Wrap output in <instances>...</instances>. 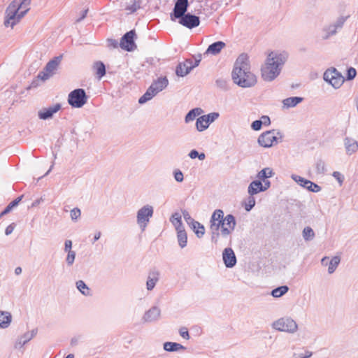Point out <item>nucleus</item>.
Listing matches in <instances>:
<instances>
[{
    "mask_svg": "<svg viewBox=\"0 0 358 358\" xmlns=\"http://www.w3.org/2000/svg\"><path fill=\"white\" fill-rule=\"evenodd\" d=\"M220 116V114L217 112L210 113L208 115H204L203 117L208 120V123L210 125V123L216 120Z\"/></svg>",
    "mask_w": 358,
    "mask_h": 358,
    "instance_id": "obj_46",
    "label": "nucleus"
},
{
    "mask_svg": "<svg viewBox=\"0 0 358 358\" xmlns=\"http://www.w3.org/2000/svg\"><path fill=\"white\" fill-rule=\"evenodd\" d=\"M178 22L188 29H193L199 25L200 18L190 13H187L178 18Z\"/></svg>",
    "mask_w": 358,
    "mask_h": 358,
    "instance_id": "obj_13",
    "label": "nucleus"
},
{
    "mask_svg": "<svg viewBox=\"0 0 358 358\" xmlns=\"http://www.w3.org/2000/svg\"><path fill=\"white\" fill-rule=\"evenodd\" d=\"M161 315V310L157 306H152L147 310L143 317L142 321L144 323H151L157 321Z\"/></svg>",
    "mask_w": 358,
    "mask_h": 358,
    "instance_id": "obj_14",
    "label": "nucleus"
},
{
    "mask_svg": "<svg viewBox=\"0 0 358 358\" xmlns=\"http://www.w3.org/2000/svg\"><path fill=\"white\" fill-rule=\"evenodd\" d=\"M61 104L56 103L48 108H43L38 113V116L41 120H48L53 117L54 114L61 109Z\"/></svg>",
    "mask_w": 358,
    "mask_h": 358,
    "instance_id": "obj_15",
    "label": "nucleus"
},
{
    "mask_svg": "<svg viewBox=\"0 0 358 358\" xmlns=\"http://www.w3.org/2000/svg\"><path fill=\"white\" fill-rule=\"evenodd\" d=\"M357 75V71L355 68L350 67L347 70V80H350L355 78Z\"/></svg>",
    "mask_w": 358,
    "mask_h": 358,
    "instance_id": "obj_51",
    "label": "nucleus"
},
{
    "mask_svg": "<svg viewBox=\"0 0 358 358\" xmlns=\"http://www.w3.org/2000/svg\"><path fill=\"white\" fill-rule=\"evenodd\" d=\"M164 349L167 352H176L180 350H185V348L178 343L166 342L164 343Z\"/></svg>",
    "mask_w": 358,
    "mask_h": 358,
    "instance_id": "obj_31",
    "label": "nucleus"
},
{
    "mask_svg": "<svg viewBox=\"0 0 358 358\" xmlns=\"http://www.w3.org/2000/svg\"><path fill=\"white\" fill-rule=\"evenodd\" d=\"M302 236L305 241L308 242L314 239L315 234L310 227H306L302 231Z\"/></svg>",
    "mask_w": 358,
    "mask_h": 358,
    "instance_id": "obj_34",
    "label": "nucleus"
},
{
    "mask_svg": "<svg viewBox=\"0 0 358 358\" xmlns=\"http://www.w3.org/2000/svg\"><path fill=\"white\" fill-rule=\"evenodd\" d=\"M315 168L317 173L318 174H324L327 171L325 163L322 159H319L317 161Z\"/></svg>",
    "mask_w": 358,
    "mask_h": 358,
    "instance_id": "obj_44",
    "label": "nucleus"
},
{
    "mask_svg": "<svg viewBox=\"0 0 358 358\" xmlns=\"http://www.w3.org/2000/svg\"><path fill=\"white\" fill-rule=\"evenodd\" d=\"M24 16H21V13L17 9L14 3H10L5 11V19L3 24L5 27H13L17 24Z\"/></svg>",
    "mask_w": 358,
    "mask_h": 358,
    "instance_id": "obj_7",
    "label": "nucleus"
},
{
    "mask_svg": "<svg viewBox=\"0 0 358 358\" xmlns=\"http://www.w3.org/2000/svg\"><path fill=\"white\" fill-rule=\"evenodd\" d=\"M14 228H15V224L14 223H12L10 224V225H8L6 228V230H5V234L6 236H8L10 234H11L14 230Z\"/></svg>",
    "mask_w": 358,
    "mask_h": 358,
    "instance_id": "obj_59",
    "label": "nucleus"
},
{
    "mask_svg": "<svg viewBox=\"0 0 358 358\" xmlns=\"http://www.w3.org/2000/svg\"><path fill=\"white\" fill-rule=\"evenodd\" d=\"M170 222L174 226L176 231L184 229V226L182 222V217L180 213H174L172 214Z\"/></svg>",
    "mask_w": 358,
    "mask_h": 358,
    "instance_id": "obj_26",
    "label": "nucleus"
},
{
    "mask_svg": "<svg viewBox=\"0 0 358 358\" xmlns=\"http://www.w3.org/2000/svg\"><path fill=\"white\" fill-rule=\"evenodd\" d=\"M194 69L193 61L191 59H186L184 62H180L177 66L176 73L178 76L184 77L187 75Z\"/></svg>",
    "mask_w": 358,
    "mask_h": 358,
    "instance_id": "obj_16",
    "label": "nucleus"
},
{
    "mask_svg": "<svg viewBox=\"0 0 358 358\" xmlns=\"http://www.w3.org/2000/svg\"><path fill=\"white\" fill-rule=\"evenodd\" d=\"M169 84V80L166 77L158 78L149 87L157 95L159 92L165 89Z\"/></svg>",
    "mask_w": 358,
    "mask_h": 358,
    "instance_id": "obj_19",
    "label": "nucleus"
},
{
    "mask_svg": "<svg viewBox=\"0 0 358 358\" xmlns=\"http://www.w3.org/2000/svg\"><path fill=\"white\" fill-rule=\"evenodd\" d=\"M288 55L285 52H271L268 54L264 63L261 66V76L266 82H272L280 73L286 62Z\"/></svg>",
    "mask_w": 358,
    "mask_h": 358,
    "instance_id": "obj_2",
    "label": "nucleus"
},
{
    "mask_svg": "<svg viewBox=\"0 0 358 358\" xmlns=\"http://www.w3.org/2000/svg\"><path fill=\"white\" fill-rule=\"evenodd\" d=\"M344 145L346 153L349 155H351L358 150V142L354 138L345 137L344 138Z\"/></svg>",
    "mask_w": 358,
    "mask_h": 358,
    "instance_id": "obj_21",
    "label": "nucleus"
},
{
    "mask_svg": "<svg viewBox=\"0 0 358 358\" xmlns=\"http://www.w3.org/2000/svg\"><path fill=\"white\" fill-rule=\"evenodd\" d=\"M70 215L72 220H76L80 217L81 211L78 208H74L71 210Z\"/></svg>",
    "mask_w": 358,
    "mask_h": 358,
    "instance_id": "obj_50",
    "label": "nucleus"
},
{
    "mask_svg": "<svg viewBox=\"0 0 358 358\" xmlns=\"http://www.w3.org/2000/svg\"><path fill=\"white\" fill-rule=\"evenodd\" d=\"M332 176L337 180V181L342 185L344 180V176L338 171H334Z\"/></svg>",
    "mask_w": 358,
    "mask_h": 358,
    "instance_id": "obj_57",
    "label": "nucleus"
},
{
    "mask_svg": "<svg viewBox=\"0 0 358 358\" xmlns=\"http://www.w3.org/2000/svg\"><path fill=\"white\" fill-rule=\"evenodd\" d=\"M289 291V287L287 285H282L273 289L271 291V296L274 298H279L285 294Z\"/></svg>",
    "mask_w": 358,
    "mask_h": 358,
    "instance_id": "obj_36",
    "label": "nucleus"
},
{
    "mask_svg": "<svg viewBox=\"0 0 358 358\" xmlns=\"http://www.w3.org/2000/svg\"><path fill=\"white\" fill-rule=\"evenodd\" d=\"M154 208L150 205H145L137 211L136 221L141 231H143L148 226L150 219L152 217Z\"/></svg>",
    "mask_w": 358,
    "mask_h": 358,
    "instance_id": "obj_8",
    "label": "nucleus"
},
{
    "mask_svg": "<svg viewBox=\"0 0 358 358\" xmlns=\"http://www.w3.org/2000/svg\"><path fill=\"white\" fill-rule=\"evenodd\" d=\"M215 85L223 91H227L229 87V80L224 78H219L215 80Z\"/></svg>",
    "mask_w": 358,
    "mask_h": 358,
    "instance_id": "obj_41",
    "label": "nucleus"
},
{
    "mask_svg": "<svg viewBox=\"0 0 358 358\" xmlns=\"http://www.w3.org/2000/svg\"><path fill=\"white\" fill-rule=\"evenodd\" d=\"M93 68L96 70V73L99 78H101L106 75V66L102 62H96L94 64Z\"/></svg>",
    "mask_w": 358,
    "mask_h": 358,
    "instance_id": "obj_35",
    "label": "nucleus"
},
{
    "mask_svg": "<svg viewBox=\"0 0 358 358\" xmlns=\"http://www.w3.org/2000/svg\"><path fill=\"white\" fill-rule=\"evenodd\" d=\"M347 18L348 17H341L336 20V22L334 24L336 26L337 29H341L343 26Z\"/></svg>",
    "mask_w": 358,
    "mask_h": 358,
    "instance_id": "obj_55",
    "label": "nucleus"
},
{
    "mask_svg": "<svg viewBox=\"0 0 358 358\" xmlns=\"http://www.w3.org/2000/svg\"><path fill=\"white\" fill-rule=\"evenodd\" d=\"M12 320L11 314L6 311H0V327L7 328Z\"/></svg>",
    "mask_w": 358,
    "mask_h": 358,
    "instance_id": "obj_27",
    "label": "nucleus"
},
{
    "mask_svg": "<svg viewBox=\"0 0 358 358\" xmlns=\"http://www.w3.org/2000/svg\"><path fill=\"white\" fill-rule=\"evenodd\" d=\"M76 285L77 289L82 293V294L86 296L91 295L90 288L83 280H78Z\"/></svg>",
    "mask_w": 358,
    "mask_h": 358,
    "instance_id": "obj_37",
    "label": "nucleus"
},
{
    "mask_svg": "<svg viewBox=\"0 0 358 358\" xmlns=\"http://www.w3.org/2000/svg\"><path fill=\"white\" fill-rule=\"evenodd\" d=\"M263 124V121L262 120H257L252 122L251 124V128L255 131H259L261 129Z\"/></svg>",
    "mask_w": 358,
    "mask_h": 358,
    "instance_id": "obj_52",
    "label": "nucleus"
},
{
    "mask_svg": "<svg viewBox=\"0 0 358 358\" xmlns=\"http://www.w3.org/2000/svg\"><path fill=\"white\" fill-rule=\"evenodd\" d=\"M341 262V258L338 256H334L331 258V259L329 262V267H328V273L329 274H332L339 265Z\"/></svg>",
    "mask_w": 358,
    "mask_h": 358,
    "instance_id": "obj_38",
    "label": "nucleus"
},
{
    "mask_svg": "<svg viewBox=\"0 0 358 358\" xmlns=\"http://www.w3.org/2000/svg\"><path fill=\"white\" fill-rule=\"evenodd\" d=\"M71 248H72V241L71 240H66L65 241V244H64V251L67 252H69V251H72Z\"/></svg>",
    "mask_w": 358,
    "mask_h": 358,
    "instance_id": "obj_58",
    "label": "nucleus"
},
{
    "mask_svg": "<svg viewBox=\"0 0 358 358\" xmlns=\"http://www.w3.org/2000/svg\"><path fill=\"white\" fill-rule=\"evenodd\" d=\"M337 29H338L336 27V26L334 24L328 26L325 29V31L327 33V36H325V38H327L329 36L336 34L337 32Z\"/></svg>",
    "mask_w": 358,
    "mask_h": 358,
    "instance_id": "obj_48",
    "label": "nucleus"
},
{
    "mask_svg": "<svg viewBox=\"0 0 358 358\" xmlns=\"http://www.w3.org/2000/svg\"><path fill=\"white\" fill-rule=\"evenodd\" d=\"M135 36V30H131L124 34L120 43V48L129 52L134 50L136 48V45L134 42Z\"/></svg>",
    "mask_w": 358,
    "mask_h": 358,
    "instance_id": "obj_10",
    "label": "nucleus"
},
{
    "mask_svg": "<svg viewBox=\"0 0 358 358\" xmlns=\"http://www.w3.org/2000/svg\"><path fill=\"white\" fill-rule=\"evenodd\" d=\"M188 155L191 159H195L199 156V152L196 150H192Z\"/></svg>",
    "mask_w": 358,
    "mask_h": 358,
    "instance_id": "obj_62",
    "label": "nucleus"
},
{
    "mask_svg": "<svg viewBox=\"0 0 358 358\" xmlns=\"http://www.w3.org/2000/svg\"><path fill=\"white\" fill-rule=\"evenodd\" d=\"M155 96H156L155 93L152 90L148 87L144 94L139 98L138 103L140 104H143L151 100Z\"/></svg>",
    "mask_w": 358,
    "mask_h": 358,
    "instance_id": "obj_40",
    "label": "nucleus"
},
{
    "mask_svg": "<svg viewBox=\"0 0 358 358\" xmlns=\"http://www.w3.org/2000/svg\"><path fill=\"white\" fill-rule=\"evenodd\" d=\"M173 175H174V178L175 180L178 182H181L183 181L184 180V176H183V173H182L181 171L180 170H176L173 173Z\"/></svg>",
    "mask_w": 358,
    "mask_h": 358,
    "instance_id": "obj_53",
    "label": "nucleus"
},
{
    "mask_svg": "<svg viewBox=\"0 0 358 358\" xmlns=\"http://www.w3.org/2000/svg\"><path fill=\"white\" fill-rule=\"evenodd\" d=\"M62 59V55H59L58 57H54L52 59L49 61L45 65V70L52 75L55 71L57 69L59 63L61 62Z\"/></svg>",
    "mask_w": 358,
    "mask_h": 358,
    "instance_id": "obj_25",
    "label": "nucleus"
},
{
    "mask_svg": "<svg viewBox=\"0 0 358 358\" xmlns=\"http://www.w3.org/2000/svg\"><path fill=\"white\" fill-rule=\"evenodd\" d=\"M11 3H14L17 9L20 11L21 16H24L29 10L31 0H13Z\"/></svg>",
    "mask_w": 358,
    "mask_h": 358,
    "instance_id": "obj_24",
    "label": "nucleus"
},
{
    "mask_svg": "<svg viewBox=\"0 0 358 358\" xmlns=\"http://www.w3.org/2000/svg\"><path fill=\"white\" fill-rule=\"evenodd\" d=\"M88 96L84 89L78 88L71 91L68 95V103L73 107L79 108L87 101Z\"/></svg>",
    "mask_w": 358,
    "mask_h": 358,
    "instance_id": "obj_6",
    "label": "nucleus"
},
{
    "mask_svg": "<svg viewBox=\"0 0 358 358\" xmlns=\"http://www.w3.org/2000/svg\"><path fill=\"white\" fill-rule=\"evenodd\" d=\"M76 259V252L75 251H69L67 256L66 257V262L69 266H71Z\"/></svg>",
    "mask_w": 358,
    "mask_h": 358,
    "instance_id": "obj_45",
    "label": "nucleus"
},
{
    "mask_svg": "<svg viewBox=\"0 0 358 358\" xmlns=\"http://www.w3.org/2000/svg\"><path fill=\"white\" fill-rule=\"evenodd\" d=\"M263 184L264 192L267 190L271 187V182L268 180L262 181Z\"/></svg>",
    "mask_w": 358,
    "mask_h": 358,
    "instance_id": "obj_63",
    "label": "nucleus"
},
{
    "mask_svg": "<svg viewBox=\"0 0 358 358\" xmlns=\"http://www.w3.org/2000/svg\"><path fill=\"white\" fill-rule=\"evenodd\" d=\"M52 75L50 73H49L48 72H47L45 69L44 71H41L37 78L38 79H41V80L43 81H45L46 80H48Z\"/></svg>",
    "mask_w": 358,
    "mask_h": 358,
    "instance_id": "obj_54",
    "label": "nucleus"
},
{
    "mask_svg": "<svg viewBox=\"0 0 358 358\" xmlns=\"http://www.w3.org/2000/svg\"><path fill=\"white\" fill-rule=\"evenodd\" d=\"M15 206H17L15 205V202H13V201H11V202H10V203H9V204L6 207V208H5V209H6V212L7 211V212L10 213V212L12 210V209H13L14 207H15Z\"/></svg>",
    "mask_w": 358,
    "mask_h": 358,
    "instance_id": "obj_64",
    "label": "nucleus"
},
{
    "mask_svg": "<svg viewBox=\"0 0 358 358\" xmlns=\"http://www.w3.org/2000/svg\"><path fill=\"white\" fill-rule=\"evenodd\" d=\"M177 239L178 245L181 248H184L187 245V235L185 230V228L179 231H177Z\"/></svg>",
    "mask_w": 358,
    "mask_h": 358,
    "instance_id": "obj_33",
    "label": "nucleus"
},
{
    "mask_svg": "<svg viewBox=\"0 0 358 358\" xmlns=\"http://www.w3.org/2000/svg\"><path fill=\"white\" fill-rule=\"evenodd\" d=\"M160 272L157 268L151 269L148 275L146 288L148 291L152 290L159 280Z\"/></svg>",
    "mask_w": 358,
    "mask_h": 358,
    "instance_id": "obj_18",
    "label": "nucleus"
},
{
    "mask_svg": "<svg viewBox=\"0 0 358 358\" xmlns=\"http://www.w3.org/2000/svg\"><path fill=\"white\" fill-rule=\"evenodd\" d=\"M324 80L335 89L339 88L344 82V78L335 68L327 70L324 73Z\"/></svg>",
    "mask_w": 358,
    "mask_h": 358,
    "instance_id": "obj_9",
    "label": "nucleus"
},
{
    "mask_svg": "<svg viewBox=\"0 0 358 358\" xmlns=\"http://www.w3.org/2000/svg\"><path fill=\"white\" fill-rule=\"evenodd\" d=\"M87 12H88V9H86V10H84L82 11V13L80 15V16L76 20V22H81L83 19L85 18L87 14Z\"/></svg>",
    "mask_w": 358,
    "mask_h": 358,
    "instance_id": "obj_61",
    "label": "nucleus"
},
{
    "mask_svg": "<svg viewBox=\"0 0 358 358\" xmlns=\"http://www.w3.org/2000/svg\"><path fill=\"white\" fill-rule=\"evenodd\" d=\"M273 175L274 173L273 170L269 167H266L258 172L257 178H258V180L264 181L268 180V178H271Z\"/></svg>",
    "mask_w": 358,
    "mask_h": 358,
    "instance_id": "obj_29",
    "label": "nucleus"
},
{
    "mask_svg": "<svg viewBox=\"0 0 358 358\" xmlns=\"http://www.w3.org/2000/svg\"><path fill=\"white\" fill-rule=\"evenodd\" d=\"M255 206V199L253 196H249L248 198L247 203L245 206V210L246 211H250L251 209Z\"/></svg>",
    "mask_w": 358,
    "mask_h": 358,
    "instance_id": "obj_47",
    "label": "nucleus"
},
{
    "mask_svg": "<svg viewBox=\"0 0 358 358\" xmlns=\"http://www.w3.org/2000/svg\"><path fill=\"white\" fill-rule=\"evenodd\" d=\"M182 215H183V217L185 219V220L186 221V222L187 223V224L190 227L193 222H194L196 220H194L192 217L191 215H189V213H188L187 210H182Z\"/></svg>",
    "mask_w": 358,
    "mask_h": 358,
    "instance_id": "obj_49",
    "label": "nucleus"
},
{
    "mask_svg": "<svg viewBox=\"0 0 358 358\" xmlns=\"http://www.w3.org/2000/svg\"><path fill=\"white\" fill-rule=\"evenodd\" d=\"M272 327L279 331H285L294 334L298 330V324L296 321L289 317H281L275 321Z\"/></svg>",
    "mask_w": 358,
    "mask_h": 358,
    "instance_id": "obj_5",
    "label": "nucleus"
},
{
    "mask_svg": "<svg viewBox=\"0 0 358 358\" xmlns=\"http://www.w3.org/2000/svg\"><path fill=\"white\" fill-rule=\"evenodd\" d=\"M224 212L221 209H217L215 210L210 217V224H213V222H217V221L220 222V220L224 218Z\"/></svg>",
    "mask_w": 358,
    "mask_h": 358,
    "instance_id": "obj_43",
    "label": "nucleus"
},
{
    "mask_svg": "<svg viewBox=\"0 0 358 358\" xmlns=\"http://www.w3.org/2000/svg\"><path fill=\"white\" fill-rule=\"evenodd\" d=\"M203 113V110L200 108H195L190 110L185 117V122L189 123L194 120L196 116L200 115Z\"/></svg>",
    "mask_w": 358,
    "mask_h": 358,
    "instance_id": "obj_30",
    "label": "nucleus"
},
{
    "mask_svg": "<svg viewBox=\"0 0 358 358\" xmlns=\"http://www.w3.org/2000/svg\"><path fill=\"white\" fill-rule=\"evenodd\" d=\"M201 58H202V56H201V54H198V55L194 56L195 62H193L194 68H195V67L199 66L200 62L201 61Z\"/></svg>",
    "mask_w": 358,
    "mask_h": 358,
    "instance_id": "obj_60",
    "label": "nucleus"
},
{
    "mask_svg": "<svg viewBox=\"0 0 358 358\" xmlns=\"http://www.w3.org/2000/svg\"><path fill=\"white\" fill-rule=\"evenodd\" d=\"M180 335L185 339L188 340L189 339V334L188 332V330L186 327H182L180 329L179 331Z\"/></svg>",
    "mask_w": 358,
    "mask_h": 358,
    "instance_id": "obj_56",
    "label": "nucleus"
},
{
    "mask_svg": "<svg viewBox=\"0 0 358 358\" xmlns=\"http://www.w3.org/2000/svg\"><path fill=\"white\" fill-rule=\"evenodd\" d=\"M222 259L227 268H232L236 264V257L231 248H227L223 250Z\"/></svg>",
    "mask_w": 358,
    "mask_h": 358,
    "instance_id": "obj_17",
    "label": "nucleus"
},
{
    "mask_svg": "<svg viewBox=\"0 0 358 358\" xmlns=\"http://www.w3.org/2000/svg\"><path fill=\"white\" fill-rule=\"evenodd\" d=\"M292 179L302 187L311 192H319L322 188L317 184L297 175H292Z\"/></svg>",
    "mask_w": 358,
    "mask_h": 358,
    "instance_id": "obj_12",
    "label": "nucleus"
},
{
    "mask_svg": "<svg viewBox=\"0 0 358 358\" xmlns=\"http://www.w3.org/2000/svg\"><path fill=\"white\" fill-rule=\"evenodd\" d=\"M302 97L299 96H292L289 97L282 101L284 107L289 108L296 106L297 104L301 103L303 101Z\"/></svg>",
    "mask_w": 358,
    "mask_h": 358,
    "instance_id": "obj_28",
    "label": "nucleus"
},
{
    "mask_svg": "<svg viewBox=\"0 0 358 358\" xmlns=\"http://www.w3.org/2000/svg\"><path fill=\"white\" fill-rule=\"evenodd\" d=\"M236 224V221L235 217L229 214L226 215L224 218L220 220V222H213L210 224V229L212 231V241L217 242V240H215L216 237H218L220 235L219 231L220 230V234L222 236H228L231 234V232L234 230Z\"/></svg>",
    "mask_w": 358,
    "mask_h": 358,
    "instance_id": "obj_3",
    "label": "nucleus"
},
{
    "mask_svg": "<svg viewBox=\"0 0 358 358\" xmlns=\"http://www.w3.org/2000/svg\"><path fill=\"white\" fill-rule=\"evenodd\" d=\"M234 83L243 88L253 87L257 82V76L250 71L249 57L241 54L236 59L231 73Z\"/></svg>",
    "mask_w": 358,
    "mask_h": 358,
    "instance_id": "obj_1",
    "label": "nucleus"
},
{
    "mask_svg": "<svg viewBox=\"0 0 358 358\" xmlns=\"http://www.w3.org/2000/svg\"><path fill=\"white\" fill-rule=\"evenodd\" d=\"M141 0H134L131 4L127 5L125 10L130 14L136 12L141 8Z\"/></svg>",
    "mask_w": 358,
    "mask_h": 358,
    "instance_id": "obj_42",
    "label": "nucleus"
},
{
    "mask_svg": "<svg viewBox=\"0 0 358 358\" xmlns=\"http://www.w3.org/2000/svg\"><path fill=\"white\" fill-rule=\"evenodd\" d=\"M189 6L188 0H176L173 12L171 13V20L175 21L180 17H182L187 13V10Z\"/></svg>",
    "mask_w": 358,
    "mask_h": 358,
    "instance_id": "obj_11",
    "label": "nucleus"
},
{
    "mask_svg": "<svg viewBox=\"0 0 358 358\" xmlns=\"http://www.w3.org/2000/svg\"><path fill=\"white\" fill-rule=\"evenodd\" d=\"M198 238H201L205 234V227L198 221H195L189 227Z\"/></svg>",
    "mask_w": 358,
    "mask_h": 358,
    "instance_id": "obj_32",
    "label": "nucleus"
},
{
    "mask_svg": "<svg viewBox=\"0 0 358 358\" xmlns=\"http://www.w3.org/2000/svg\"><path fill=\"white\" fill-rule=\"evenodd\" d=\"M283 134L278 130L272 129L263 132L259 135L257 142L259 145L264 148H271L277 144L278 138L282 139Z\"/></svg>",
    "mask_w": 358,
    "mask_h": 358,
    "instance_id": "obj_4",
    "label": "nucleus"
},
{
    "mask_svg": "<svg viewBox=\"0 0 358 358\" xmlns=\"http://www.w3.org/2000/svg\"><path fill=\"white\" fill-rule=\"evenodd\" d=\"M36 333L34 330L31 332H26L22 336L17 338L16 340L14 348L15 349L22 348L26 343H27L29 341H31L35 336Z\"/></svg>",
    "mask_w": 358,
    "mask_h": 358,
    "instance_id": "obj_20",
    "label": "nucleus"
},
{
    "mask_svg": "<svg viewBox=\"0 0 358 358\" xmlns=\"http://www.w3.org/2000/svg\"><path fill=\"white\" fill-rule=\"evenodd\" d=\"M226 46L225 43L223 41H217L210 44L207 50H206L204 55H216L219 54L221 50Z\"/></svg>",
    "mask_w": 358,
    "mask_h": 358,
    "instance_id": "obj_22",
    "label": "nucleus"
},
{
    "mask_svg": "<svg viewBox=\"0 0 358 358\" xmlns=\"http://www.w3.org/2000/svg\"><path fill=\"white\" fill-rule=\"evenodd\" d=\"M209 127L208 123V120L203 117V115L200 116L197 118L196 122V127L199 131H203L206 130Z\"/></svg>",
    "mask_w": 358,
    "mask_h": 358,
    "instance_id": "obj_39",
    "label": "nucleus"
},
{
    "mask_svg": "<svg viewBox=\"0 0 358 358\" xmlns=\"http://www.w3.org/2000/svg\"><path fill=\"white\" fill-rule=\"evenodd\" d=\"M262 192H264L262 182L258 180L251 182L248 187V193L250 196H254Z\"/></svg>",
    "mask_w": 358,
    "mask_h": 358,
    "instance_id": "obj_23",
    "label": "nucleus"
}]
</instances>
